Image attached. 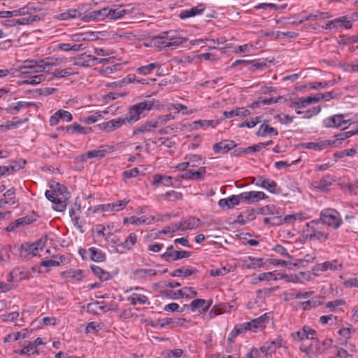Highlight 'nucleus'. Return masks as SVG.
I'll list each match as a JSON object with an SVG mask.
<instances>
[{
  "instance_id": "nucleus-1",
  "label": "nucleus",
  "mask_w": 358,
  "mask_h": 358,
  "mask_svg": "<svg viewBox=\"0 0 358 358\" xmlns=\"http://www.w3.org/2000/svg\"><path fill=\"white\" fill-rule=\"evenodd\" d=\"M55 65L53 59L50 57L44 59L25 60L20 66L22 75H28L34 73L50 72Z\"/></svg>"
},
{
  "instance_id": "nucleus-2",
  "label": "nucleus",
  "mask_w": 358,
  "mask_h": 358,
  "mask_svg": "<svg viewBox=\"0 0 358 358\" xmlns=\"http://www.w3.org/2000/svg\"><path fill=\"white\" fill-rule=\"evenodd\" d=\"M57 190H46L45 197L53 203V208L58 212H64L67 206V188L57 182L55 187Z\"/></svg>"
},
{
  "instance_id": "nucleus-3",
  "label": "nucleus",
  "mask_w": 358,
  "mask_h": 358,
  "mask_svg": "<svg viewBox=\"0 0 358 358\" xmlns=\"http://www.w3.org/2000/svg\"><path fill=\"white\" fill-rule=\"evenodd\" d=\"M153 107V101L145 100L139 102L128 108V112L124 118L127 124H133L145 116L144 112L152 110Z\"/></svg>"
},
{
  "instance_id": "nucleus-4",
  "label": "nucleus",
  "mask_w": 358,
  "mask_h": 358,
  "mask_svg": "<svg viewBox=\"0 0 358 358\" xmlns=\"http://www.w3.org/2000/svg\"><path fill=\"white\" fill-rule=\"evenodd\" d=\"M303 236L310 241L327 240L329 234L320 227V220H314L306 224Z\"/></svg>"
},
{
  "instance_id": "nucleus-5",
  "label": "nucleus",
  "mask_w": 358,
  "mask_h": 358,
  "mask_svg": "<svg viewBox=\"0 0 358 358\" xmlns=\"http://www.w3.org/2000/svg\"><path fill=\"white\" fill-rule=\"evenodd\" d=\"M318 220H320V224H327L334 229L339 227L342 222L339 213L331 208L322 210Z\"/></svg>"
},
{
  "instance_id": "nucleus-6",
  "label": "nucleus",
  "mask_w": 358,
  "mask_h": 358,
  "mask_svg": "<svg viewBox=\"0 0 358 358\" xmlns=\"http://www.w3.org/2000/svg\"><path fill=\"white\" fill-rule=\"evenodd\" d=\"M353 22H355V20L353 13H351L328 21L324 28L327 29L343 28L349 29L352 27Z\"/></svg>"
},
{
  "instance_id": "nucleus-7",
  "label": "nucleus",
  "mask_w": 358,
  "mask_h": 358,
  "mask_svg": "<svg viewBox=\"0 0 358 358\" xmlns=\"http://www.w3.org/2000/svg\"><path fill=\"white\" fill-rule=\"evenodd\" d=\"M269 316L268 313H265L257 318L252 320L250 322H243L240 324L241 329L243 331L250 330L256 331L259 328L265 327L266 324L268 323Z\"/></svg>"
},
{
  "instance_id": "nucleus-8",
  "label": "nucleus",
  "mask_w": 358,
  "mask_h": 358,
  "mask_svg": "<svg viewBox=\"0 0 358 358\" xmlns=\"http://www.w3.org/2000/svg\"><path fill=\"white\" fill-rule=\"evenodd\" d=\"M343 114L335 115L324 120V124L326 127H337L345 129L350 124L349 120H344Z\"/></svg>"
},
{
  "instance_id": "nucleus-9",
  "label": "nucleus",
  "mask_w": 358,
  "mask_h": 358,
  "mask_svg": "<svg viewBox=\"0 0 358 358\" xmlns=\"http://www.w3.org/2000/svg\"><path fill=\"white\" fill-rule=\"evenodd\" d=\"M164 34L165 39L168 42V48L171 50L176 49L188 41V38L186 37L178 36L175 31H164Z\"/></svg>"
},
{
  "instance_id": "nucleus-10",
  "label": "nucleus",
  "mask_w": 358,
  "mask_h": 358,
  "mask_svg": "<svg viewBox=\"0 0 358 358\" xmlns=\"http://www.w3.org/2000/svg\"><path fill=\"white\" fill-rule=\"evenodd\" d=\"M78 58L80 59L73 63L74 65L82 66H92L98 64H104L107 62L106 59H99L92 57L91 55L83 53L78 55Z\"/></svg>"
},
{
  "instance_id": "nucleus-11",
  "label": "nucleus",
  "mask_w": 358,
  "mask_h": 358,
  "mask_svg": "<svg viewBox=\"0 0 358 358\" xmlns=\"http://www.w3.org/2000/svg\"><path fill=\"white\" fill-rule=\"evenodd\" d=\"M337 141H331L330 140H324L319 142L302 143L301 147L305 149L314 150L315 151H321L331 146H336Z\"/></svg>"
},
{
  "instance_id": "nucleus-12",
  "label": "nucleus",
  "mask_w": 358,
  "mask_h": 358,
  "mask_svg": "<svg viewBox=\"0 0 358 358\" xmlns=\"http://www.w3.org/2000/svg\"><path fill=\"white\" fill-rule=\"evenodd\" d=\"M256 185L261 187L273 194H278L280 192V188L278 187V185L274 180L268 178H264L262 176L257 178Z\"/></svg>"
},
{
  "instance_id": "nucleus-13",
  "label": "nucleus",
  "mask_w": 358,
  "mask_h": 358,
  "mask_svg": "<svg viewBox=\"0 0 358 358\" xmlns=\"http://www.w3.org/2000/svg\"><path fill=\"white\" fill-rule=\"evenodd\" d=\"M125 124H127V122L124 118L123 117H120L118 118L109 120L108 122H102L101 124H99V127L102 130L106 132H112L120 128Z\"/></svg>"
},
{
  "instance_id": "nucleus-14",
  "label": "nucleus",
  "mask_w": 358,
  "mask_h": 358,
  "mask_svg": "<svg viewBox=\"0 0 358 358\" xmlns=\"http://www.w3.org/2000/svg\"><path fill=\"white\" fill-rule=\"evenodd\" d=\"M242 201L248 203H254L258 202L260 200L266 199L268 196L263 192L250 191L245 192L241 194Z\"/></svg>"
},
{
  "instance_id": "nucleus-15",
  "label": "nucleus",
  "mask_w": 358,
  "mask_h": 358,
  "mask_svg": "<svg viewBox=\"0 0 358 358\" xmlns=\"http://www.w3.org/2000/svg\"><path fill=\"white\" fill-rule=\"evenodd\" d=\"M192 252L188 251H166L161 255V257L166 262H170L172 261L178 260L183 258H188L191 256Z\"/></svg>"
},
{
  "instance_id": "nucleus-16",
  "label": "nucleus",
  "mask_w": 358,
  "mask_h": 358,
  "mask_svg": "<svg viewBox=\"0 0 358 358\" xmlns=\"http://www.w3.org/2000/svg\"><path fill=\"white\" fill-rule=\"evenodd\" d=\"M115 150V145H104L99 146L97 149L87 151V157L102 158V157H105L106 155V154L110 153Z\"/></svg>"
},
{
  "instance_id": "nucleus-17",
  "label": "nucleus",
  "mask_w": 358,
  "mask_h": 358,
  "mask_svg": "<svg viewBox=\"0 0 358 358\" xmlns=\"http://www.w3.org/2000/svg\"><path fill=\"white\" fill-rule=\"evenodd\" d=\"M108 8H103L100 10H96L89 13L81 18L83 21L89 22L90 20H103L106 17H108Z\"/></svg>"
},
{
  "instance_id": "nucleus-18",
  "label": "nucleus",
  "mask_w": 358,
  "mask_h": 358,
  "mask_svg": "<svg viewBox=\"0 0 358 358\" xmlns=\"http://www.w3.org/2000/svg\"><path fill=\"white\" fill-rule=\"evenodd\" d=\"M236 143L232 140H223L213 145V150L215 153H227L235 148Z\"/></svg>"
},
{
  "instance_id": "nucleus-19",
  "label": "nucleus",
  "mask_w": 358,
  "mask_h": 358,
  "mask_svg": "<svg viewBox=\"0 0 358 358\" xmlns=\"http://www.w3.org/2000/svg\"><path fill=\"white\" fill-rule=\"evenodd\" d=\"M206 173V167L201 166L196 171L187 170L185 173L178 176L179 178L186 180H202Z\"/></svg>"
},
{
  "instance_id": "nucleus-20",
  "label": "nucleus",
  "mask_w": 358,
  "mask_h": 358,
  "mask_svg": "<svg viewBox=\"0 0 358 358\" xmlns=\"http://www.w3.org/2000/svg\"><path fill=\"white\" fill-rule=\"evenodd\" d=\"M282 340L280 338L271 341H266L260 348V351L265 355L274 353L282 346Z\"/></svg>"
},
{
  "instance_id": "nucleus-21",
  "label": "nucleus",
  "mask_w": 358,
  "mask_h": 358,
  "mask_svg": "<svg viewBox=\"0 0 358 358\" xmlns=\"http://www.w3.org/2000/svg\"><path fill=\"white\" fill-rule=\"evenodd\" d=\"M212 303L213 301L211 299L205 300L201 299H196L190 303L189 306L192 312H194L196 310H199L200 312L204 313L208 310Z\"/></svg>"
},
{
  "instance_id": "nucleus-22",
  "label": "nucleus",
  "mask_w": 358,
  "mask_h": 358,
  "mask_svg": "<svg viewBox=\"0 0 358 358\" xmlns=\"http://www.w3.org/2000/svg\"><path fill=\"white\" fill-rule=\"evenodd\" d=\"M331 344H332L331 339H325L322 343V345H323L324 348H322L320 345H318V346L315 347V350L313 345L312 344L310 346H308L304 350V352H306V355L309 358H313V357L316 356V355L323 352L326 348L329 347Z\"/></svg>"
},
{
  "instance_id": "nucleus-23",
  "label": "nucleus",
  "mask_w": 358,
  "mask_h": 358,
  "mask_svg": "<svg viewBox=\"0 0 358 358\" xmlns=\"http://www.w3.org/2000/svg\"><path fill=\"white\" fill-rule=\"evenodd\" d=\"M156 128L157 127L154 120H152L140 124L138 127L133 129L132 133L134 136H136L140 134H149L152 133L153 129Z\"/></svg>"
},
{
  "instance_id": "nucleus-24",
  "label": "nucleus",
  "mask_w": 358,
  "mask_h": 358,
  "mask_svg": "<svg viewBox=\"0 0 358 358\" xmlns=\"http://www.w3.org/2000/svg\"><path fill=\"white\" fill-rule=\"evenodd\" d=\"M39 250L34 243H24L20 245V256L24 258H30L37 255Z\"/></svg>"
},
{
  "instance_id": "nucleus-25",
  "label": "nucleus",
  "mask_w": 358,
  "mask_h": 358,
  "mask_svg": "<svg viewBox=\"0 0 358 358\" xmlns=\"http://www.w3.org/2000/svg\"><path fill=\"white\" fill-rule=\"evenodd\" d=\"M205 8L206 6L203 3H199L196 6L193 7L189 10L181 11L179 14V17L181 19H185L197 15H201L203 13Z\"/></svg>"
},
{
  "instance_id": "nucleus-26",
  "label": "nucleus",
  "mask_w": 358,
  "mask_h": 358,
  "mask_svg": "<svg viewBox=\"0 0 358 358\" xmlns=\"http://www.w3.org/2000/svg\"><path fill=\"white\" fill-rule=\"evenodd\" d=\"M334 180L329 175L324 176L319 181H315L312 183L313 187L315 189H318L322 192L327 191L329 187L332 184Z\"/></svg>"
},
{
  "instance_id": "nucleus-27",
  "label": "nucleus",
  "mask_w": 358,
  "mask_h": 358,
  "mask_svg": "<svg viewBox=\"0 0 358 358\" xmlns=\"http://www.w3.org/2000/svg\"><path fill=\"white\" fill-rule=\"evenodd\" d=\"M103 302H99V301H94L92 303H90L86 306V310L88 313H93L94 315H99L101 313H106L108 310H110V308H107L105 306H103L102 304Z\"/></svg>"
},
{
  "instance_id": "nucleus-28",
  "label": "nucleus",
  "mask_w": 358,
  "mask_h": 358,
  "mask_svg": "<svg viewBox=\"0 0 358 358\" xmlns=\"http://www.w3.org/2000/svg\"><path fill=\"white\" fill-rule=\"evenodd\" d=\"M251 114L250 111L245 108H236L230 111H224L223 115L225 118H231L234 117H245Z\"/></svg>"
},
{
  "instance_id": "nucleus-29",
  "label": "nucleus",
  "mask_w": 358,
  "mask_h": 358,
  "mask_svg": "<svg viewBox=\"0 0 358 358\" xmlns=\"http://www.w3.org/2000/svg\"><path fill=\"white\" fill-rule=\"evenodd\" d=\"M182 231L192 230L198 228L201 225V220L195 217H189L181 221Z\"/></svg>"
},
{
  "instance_id": "nucleus-30",
  "label": "nucleus",
  "mask_w": 358,
  "mask_h": 358,
  "mask_svg": "<svg viewBox=\"0 0 358 358\" xmlns=\"http://www.w3.org/2000/svg\"><path fill=\"white\" fill-rule=\"evenodd\" d=\"M150 46L155 47L159 50L163 48H168V42L165 39L164 32L153 36L150 41Z\"/></svg>"
},
{
  "instance_id": "nucleus-31",
  "label": "nucleus",
  "mask_w": 358,
  "mask_h": 358,
  "mask_svg": "<svg viewBox=\"0 0 358 358\" xmlns=\"http://www.w3.org/2000/svg\"><path fill=\"white\" fill-rule=\"evenodd\" d=\"M34 106L35 103L34 102L18 101L15 106L6 108L5 110L9 114L14 115L21 109L27 108Z\"/></svg>"
},
{
  "instance_id": "nucleus-32",
  "label": "nucleus",
  "mask_w": 358,
  "mask_h": 358,
  "mask_svg": "<svg viewBox=\"0 0 358 358\" xmlns=\"http://www.w3.org/2000/svg\"><path fill=\"white\" fill-rule=\"evenodd\" d=\"M317 270L321 271H326L327 270L331 271H341L343 268L342 264H338L337 261L325 262L322 264H317Z\"/></svg>"
},
{
  "instance_id": "nucleus-33",
  "label": "nucleus",
  "mask_w": 358,
  "mask_h": 358,
  "mask_svg": "<svg viewBox=\"0 0 358 358\" xmlns=\"http://www.w3.org/2000/svg\"><path fill=\"white\" fill-rule=\"evenodd\" d=\"M157 274V271L152 268H138L133 271V275L137 279H143L147 276H153Z\"/></svg>"
},
{
  "instance_id": "nucleus-34",
  "label": "nucleus",
  "mask_w": 358,
  "mask_h": 358,
  "mask_svg": "<svg viewBox=\"0 0 358 358\" xmlns=\"http://www.w3.org/2000/svg\"><path fill=\"white\" fill-rule=\"evenodd\" d=\"M80 17L81 13L78 9H69L66 12L57 15L56 18L60 20H66Z\"/></svg>"
},
{
  "instance_id": "nucleus-35",
  "label": "nucleus",
  "mask_w": 358,
  "mask_h": 358,
  "mask_svg": "<svg viewBox=\"0 0 358 358\" xmlns=\"http://www.w3.org/2000/svg\"><path fill=\"white\" fill-rule=\"evenodd\" d=\"M93 273L96 275L100 280L101 281H107L110 279L111 275L110 273L108 271H106L103 268H100L96 265H92L90 266Z\"/></svg>"
},
{
  "instance_id": "nucleus-36",
  "label": "nucleus",
  "mask_w": 358,
  "mask_h": 358,
  "mask_svg": "<svg viewBox=\"0 0 358 358\" xmlns=\"http://www.w3.org/2000/svg\"><path fill=\"white\" fill-rule=\"evenodd\" d=\"M160 327H164L166 325H171L172 327H182L184 325V322H185V319L184 318H178V319H172L169 317H166L160 320Z\"/></svg>"
},
{
  "instance_id": "nucleus-37",
  "label": "nucleus",
  "mask_w": 358,
  "mask_h": 358,
  "mask_svg": "<svg viewBox=\"0 0 358 358\" xmlns=\"http://www.w3.org/2000/svg\"><path fill=\"white\" fill-rule=\"evenodd\" d=\"M127 300L133 305L149 304V301L146 296L137 293L132 294L127 298Z\"/></svg>"
},
{
  "instance_id": "nucleus-38",
  "label": "nucleus",
  "mask_w": 358,
  "mask_h": 358,
  "mask_svg": "<svg viewBox=\"0 0 358 358\" xmlns=\"http://www.w3.org/2000/svg\"><path fill=\"white\" fill-rule=\"evenodd\" d=\"M137 241V236L135 233H131L127 239L119 244H117L118 247H121L124 250H130L132 247L136 244Z\"/></svg>"
},
{
  "instance_id": "nucleus-39",
  "label": "nucleus",
  "mask_w": 358,
  "mask_h": 358,
  "mask_svg": "<svg viewBox=\"0 0 358 358\" xmlns=\"http://www.w3.org/2000/svg\"><path fill=\"white\" fill-rule=\"evenodd\" d=\"M268 134H273L274 136H278V132L276 129L269 127L265 122H264L259 128L256 134L258 136H265Z\"/></svg>"
},
{
  "instance_id": "nucleus-40",
  "label": "nucleus",
  "mask_w": 358,
  "mask_h": 358,
  "mask_svg": "<svg viewBox=\"0 0 358 358\" xmlns=\"http://www.w3.org/2000/svg\"><path fill=\"white\" fill-rule=\"evenodd\" d=\"M198 270L196 268H186L181 267L174 270L172 273H171V275L172 277H179L183 275L185 277H187L191 275L196 274Z\"/></svg>"
},
{
  "instance_id": "nucleus-41",
  "label": "nucleus",
  "mask_w": 358,
  "mask_h": 358,
  "mask_svg": "<svg viewBox=\"0 0 358 358\" xmlns=\"http://www.w3.org/2000/svg\"><path fill=\"white\" fill-rule=\"evenodd\" d=\"M89 252L91 259L94 262H100L106 260V254L99 249L95 248H90L89 249Z\"/></svg>"
},
{
  "instance_id": "nucleus-42",
  "label": "nucleus",
  "mask_w": 358,
  "mask_h": 358,
  "mask_svg": "<svg viewBox=\"0 0 358 358\" xmlns=\"http://www.w3.org/2000/svg\"><path fill=\"white\" fill-rule=\"evenodd\" d=\"M62 275L67 279L75 281H80L83 278V271L80 269L69 270L64 272Z\"/></svg>"
},
{
  "instance_id": "nucleus-43",
  "label": "nucleus",
  "mask_w": 358,
  "mask_h": 358,
  "mask_svg": "<svg viewBox=\"0 0 358 358\" xmlns=\"http://www.w3.org/2000/svg\"><path fill=\"white\" fill-rule=\"evenodd\" d=\"M37 16H29L28 17H23V18H20V19H17V20H8L7 22H8V24H6L7 25H9V26H15V24H19V25H24V24H31L34 21H35V18Z\"/></svg>"
},
{
  "instance_id": "nucleus-44",
  "label": "nucleus",
  "mask_w": 358,
  "mask_h": 358,
  "mask_svg": "<svg viewBox=\"0 0 358 358\" xmlns=\"http://www.w3.org/2000/svg\"><path fill=\"white\" fill-rule=\"evenodd\" d=\"M27 336V329H23L21 331L16 332L15 334H10L7 335L4 339V343H8L10 341H15L19 340L20 338H25Z\"/></svg>"
},
{
  "instance_id": "nucleus-45",
  "label": "nucleus",
  "mask_w": 358,
  "mask_h": 358,
  "mask_svg": "<svg viewBox=\"0 0 358 358\" xmlns=\"http://www.w3.org/2000/svg\"><path fill=\"white\" fill-rule=\"evenodd\" d=\"M219 124V121L218 120H196V121H194L192 124H193V128L195 129H197L199 128V127H215V125L218 124Z\"/></svg>"
},
{
  "instance_id": "nucleus-46",
  "label": "nucleus",
  "mask_w": 358,
  "mask_h": 358,
  "mask_svg": "<svg viewBox=\"0 0 358 358\" xmlns=\"http://www.w3.org/2000/svg\"><path fill=\"white\" fill-rule=\"evenodd\" d=\"M12 252L11 245H6L0 251V264L8 263L10 259V253Z\"/></svg>"
},
{
  "instance_id": "nucleus-47",
  "label": "nucleus",
  "mask_w": 358,
  "mask_h": 358,
  "mask_svg": "<svg viewBox=\"0 0 358 358\" xmlns=\"http://www.w3.org/2000/svg\"><path fill=\"white\" fill-rule=\"evenodd\" d=\"M248 260L250 262L247 264H245V268L250 269V268H261L264 266L263 263V259L262 258H255L252 257H248Z\"/></svg>"
},
{
  "instance_id": "nucleus-48",
  "label": "nucleus",
  "mask_w": 358,
  "mask_h": 358,
  "mask_svg": "<svg viewBox=\"0 0 358 358\" xmlns=\"http://www.w3.org/2000/svg\"><path fill=\"white\" fill-rule=\"evenodd\" d=\"M148 221H147V219L144 218L143 217H137L135 216H132L129 217V222L131 224L134 225H141L142 224L146 223L148 224H151L153 221H155V217H150L148 218Z\"/></svg>"
},
{
  "instance_id": "nucleus-49",
  "label": "nucleus",
  "mask_w": 358,
  "mask_h": 358,
  "mask_svg": "<svg viewBox=\"0 0 358 358\" xmlns=\"http://www.w3.org/2000/svg\"><path fill=\"white\" fill-rule=\"evenodd\" d=\"M357 133H358V131L357 130V131H349L338 134L334 136L335 140H334L333 141L338 142V145L336 146V147H338L341 143L342 141H344V140L348 138L349 137H350L355 134H357Z\"/></svg>"
},
{
  "instance_id": "nucleus-50",
  "label": "nucleus",
  "mask_w": 358,
  "mask_h": 358,
  "mask_svg": "<svg viewBox=\"0 0 358 358\" xmlns=\"http://www.w3.org/2000/svg\"><path fill=\"white\" fill-rule=\"evenodd\" d=\"M108 12L110 13L108 14V18L113 19V20H117L122 16H124L126 14V11L122 9L121 7L115 8V9H109Z\"/></svg>"
},
{
  "instance_id": "nucleus-51",
  "label": "nucleus",
  "mask_w": 358,
  "mask_h": 358,
  "mask_svg": "<svg viewBox=\"0 0 358 358\" xmlns=\"http://www.w3.org/2000/svg\"><path fill=\"white\" fill-rule=\"evenodd\" d=\"M44 80H45V76L40 74V75L31 76L28 79L23 80L22 83V84L34 85L41 83Z\"/></svg>"
},
{
  "instance_id": "nucleus-52",
  "label": "nucleus",
  "mask_w": 358,
  "mask_h": 358,
  "mask_svg": "<svg viewBox=\"0 0 358 358\" xmlns=\"http://www.w3.org/2000/svg\"><path fill=\"white\" fill-rule=\"evenodd\" d=\"M15 188L12 187L9 189H8L4 194L3 196L6 198L4 200L7 204H14L16 203L15 200Z\"/></svg>"
},
{
  "instance_id": "nucleus-53",
  "label": "nucleus",
  "mask_w": 358,
  "mask_h": 358,
  "mask_svg": "<svg viewBox=\"0 0 358 358\" xmlns=\"http://www.w3.org/2000/svg\"><path fill=\"white\" fill-rule=\"evenodd\" d=\"M158 66V63H152L145 66H142L137 69V73L142 75H146L151 73Z\"/></svg>"
},
{
  "instance_id": "nucleus-54",
  "label": "nucleus",
  "mask_w": 358,
  "mask_h": 358,
  "mask_svg": "<svg viewBox=\"0 0 358 358\" xmlns=\"http://www.w3.org/2000/svg\"><path fill=\"white\" fill-rule=\"evenodd\" d=\"M277 275H280V273H277L276 271L262 273L258 275V280L259 281H263V280L269 281L271 280H276L278 279Z\"/></svg>"
},
{
  "instance_id": "nucleus-55",
  "label": "nucleus",
  "mask_w": 358,
  "mask_h": 358,
  "mask_svg": "<svg viewBox=\"0 0 358 358\" xmlns=\"http://www.w3.org/2000/svg\"><path fill=\"white\" fill-rule=\"evenodd\" d=\"M286 7H287V4H282V5L278 6L277 4L272 3H259L257 6H256L255 8L266 9V8H273L275 10H283Z\"/></svg>"
},
{
  "instance_id": "nucleus-56",
  "label": "nucleus",
  "mask_w": 358,
  "mask_h": 358,
  "mask_svg": "<svg viewBox=\"0 0 358 358\" xmlns=\"http://www.w3.org/2000/svg\"><path fill=\"white\" fill-rule=\"evenodd\" d=\"M357 152H358L356 148H351L348 150L336 152L334 154V157L337 158H343L344 157H352Z\"/></svg>"
},
{
  "instance_id": "nucleus-57",
  "label": "nucleus",
  "mask_w": 358,
  "mask_h": 358,
  "mask_svg": "<svg viewBox=\"0 0 358 358\" xmlns=\"http://www.w3.org/2000/svg\"><path fill=\"white\" fill-rule=\"evenodd\" d=\"M164 196L168 201H175L177 200H181L182 199V193L173 190L166 192L164 194Z\"/></svg>"
},
{
  "instance_id": "nucleus-58",
  "label": "nucleus",
  "mask_w": 358,
  "mask_h": 358,
  "mask_svg": "<svg viewBox=\"0 0 358 358\" xmlns=\"http://www.w3.org/2000/svg\"><path fill=\"white\" fill-rule=\"evenodd\" d=\"M66 132L68 134H73L74 133H85V128L78 124H73L72 125L66 126Z\"/></svg>"
},
{
  "instance_id": "nucleus-59",
  "label": "nucleus",
  "mask_w": 358,
  "mask_h": 358,
  "mask_svg": "<svg viewBox=\"0 0 358 358\" xmlns=\"http://www.w3.org/2000/svg\"><path fill=\"white\" fill-rule=\"evenodd\" d=\"M74 73L71 71V69L67 68L58 71H55L51 73L54 78H66L73 75Z\"/></svg>"
},
{
  "instance_id": "nucleus-60",
  "label": "nucleus",
  "mask_w": 358,
  "mask_h": 358,
  "mask_svg": "<svg viewBox=\"0 0 358 358\" xmlns=\"http://www.w3.org/2000/svg\"><path fill=\"white\" fill-rule=\"evenodd\" d=\"M174 116L171 114H167L165 115H162L158 117L157 119L154 120L157 127L165 124L167 122L171 120H173Z\"/></svg>"
},
{
  "instance_id": "nucleus-61",
  "label": "nucleus",
  "mask_w": 358,
  "mask_h": 358,
  "mask_svg": "<svg viewBox=\"0 0 358 358\" xmlns=\"http://www.w3.org/2000/svg\"><path fill=\"white\" fill-rule=\"evenodd\" d=\"M251 66L250 67V70L252 71H255L258 69L263 70L267 67L266 62L264 60H257L251 62Z\"/></svg>"
},
{
  "instance_id": "nucleus-62",
  "label": "nucleus",
  "mask_w": 358,
  "mask_h": 358,
  "mask_svg": "<svg viewBox=\"0 0 358 358\" xmlns=\"http://www.w3.org/2000/svg\"><path fill=\"white\" fill-rule=\"evenodd\" d=\"M337 317L334 316L333 315H322L320 317V322L322 324H329L333 325L336 323V322H334V320H336Z\"/></svg>"
},
{
  "instance_id": "nucleus-63",
  "label": "nucleus",
  "mask_w": 358,
  "mask_h": 358,
  "mask_svg": "<svg viewBox=\"0 0 358 358\" xmlns=\"http://www.w3.org/2000/svg\"><path fill=\"white\" fill-rule=\"evenodd\" d=\"M129 199H124L123 200H119L116 202L112 203V206L114 208V211H120L123 210L129 203Z\"/></svg>"
},
{
  "instance_id": "nucleus-64",
  "label": "nucleus",
  "mask_w": 358,
  "mask_h": 358,
  "mask_svg": "<svg viewBox=\"0 0 358 358\" xmlns=\"http://www.w3.org/2000/svg\"><path fill=\"white\" fill-rule=\"evenodd\" d=\"M244 332L243 330L241 329L240 324L238 326L235 327V328L232 330V331L229 334V337L227 338V341L229 343H231L234 342V338L238 336L240 334Z\"/></svg>"
}]
</instances>
